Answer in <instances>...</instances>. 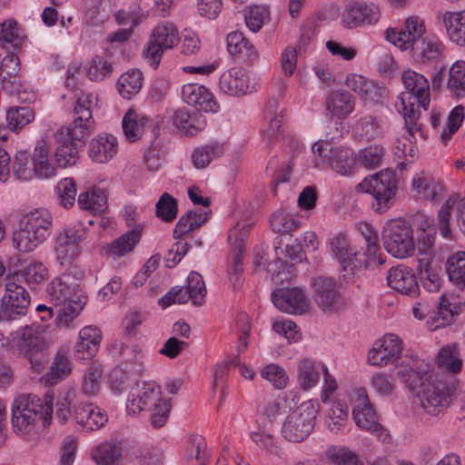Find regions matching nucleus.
<instances>
[{
	"instance_id": "obj_19",
	"label": "nucleus",
	"mask_w": 465,
	"mask_h": 465,
	"mask_svg": "<svg viewBox=\"0 0 465 465\" xmlns=\"http://www.w3.org/2000/svg\"><path fill=\"white\" fill-rule=\"evenodd\" d=\"M272 300L280 311L289 314H303L311 309L310 299L299 288L278 289Z\"/></svg>"
},
{
	"instance_id": "obj_7",
	"label": "nucleus",
	"mask_w": 465,
	"mask_h": 465,
	"mask_svg": "<svg viewBox=\"0 0 465 465\" xmlns=\"http://www.w3.org/2000/svg\"><path fill=\"white\" fill-rule=\"evenodd\" d=\"M320 411L317 400H308L292 409L285 417L281 434L289 442L298 443L305 440L313 430Z\"/></svg>"
},
{
	"instance_id": "obj_41",
	"label": "nucleus",
	"mask_w": 465,
	"mask_h": 465,
	"mask_svg": "<svg viewBox=\"0 0 465 465\" xmlns=\"http://www.w3.org/2000/svg\"><path fill=\"white\" fill-rule=\"evenodd\" d=\"M149 119L146 115L129 110L123 118V130L130 142H135L143 135L148 126Z\"/></svg>"
},
{
	"instance_id": "obj_33",
	"label": "nucleus",
	"mask_w": 465,
	"mask_h": 465,
	"mask_svg": "<svg viewBox=\"0 0 465 465\" xmlns=\"http://www.w3.org/2000/svg\"><path fill=\"white\" fill-rule=\"evenodd\" d=\"M96 465H118L123 456V447L119 441L105 440L94 447L90 452Z\"/></svg>"
},
{
	"instance_id": "obj_25",
	"label": "nucleus",
	"mask_w": 465,
	"mask_h": 465,
	"mask_svg": "<svg viewBox=\"0 0 465 465\" xmlns=\"http://www.w3.org/2000/svg\"><path fill=\"white\" fill-rule=\"evenodd\" d=\"M387 283L400 293L415 297L419 294V285L413 272L405 266H396L390 269Z\"/></svg>"
},
{
	"instance_id": "obj_20",
	"label": "nucleus",
	"mask_w": 465,
	"mask_h": 465,
	"mask_svg": "<svg viewBox=\"0 0 465 465\" xmlns=\"http://www.w3.org/2000/svg\"><path fill=\"white\" fill-rule=\"evenodd\" d=\"M381 17L380 8L374 4L353 3L348 5L342 14L343 26L353 29L376 24Z\"/></svg>"
},
{
	"instance_id": "obj_32",
	"label": "nucleus",
	"mask_w": 465,
	"mask_h": 465,
	"mask_svg": "<svg viewBox=\"0 0 465 465\" xmlns=\"http://www.w3.org/2000/svg\"><path fill=\"white\" fill-rule=\"evenodd\" d=\"M442 23L449 39L460 46H465V10L444 12Z\"/></svg>"
},
{
	"instance_id": "obj_64",
	"label": "nucleus",
	"mask_w": 465,
	"mask_h": 465,
	"mask_svg": "<svg viewBox=\"0 0 465 465\" xmlns=\"http://www.w3.org/2000/svg\"><path fill=\"white\" fill-rule=\"evenodd\" d=\"M34 167L30 155L26 152L16 153L13 163V174L17 180L29 181L34 177Z\"/></svg>"
},
{
	"instance_id": "obj_15",
	"label": "nucleus",
	"mask_w": 465,
	"mask_h": 465,
	"mask_svg": "<svg viewBox=\"0 0 465 465\" xmlns=\"http://www.w3.org/2000/svg\"><path fill=\"white\" fill-rule=\"evenodd\" d=\"M29 305L30 295L26 289L15 279H8L5 294L1 299L0 319L11 321L25 315Z\"/></svg>"
},
{
	"instance_id": "obj_51",
	"label": "nucleus",
	"mask_w": 465,
	"mask_h": 465,
	"mask_svg": "<svg viewBox=\"0 0 465 465\" xmlns=\"http://www.w3.org/2000/svg\"><path fill=\"white\" fill-rule=\"evenodd\" d=\"M72 371L71 361L64 353H57L50 370L43 377L45 382L49 385L57 384L67 377Z\"/></svg>"
},
{
	"instance_id": "obj_40",
	"label": "nucleus",
	"mask_w": 465,
	"mask_h": 465,
	"mask_svg": "<svg viewBox=\"0 0 465 465\" xmlns=\"http://www.w3.org/2000/svg\"><path fill=\"white\" fill-rule=\"evenodd\" d=\"M412 189L420 198L437 201L442 194L443 185L430 176L419 173L412 180Z\"/></svg>"
},
{
	"instance_id": "obj_14",
	"label": "nucleus",
	"mask_w": 465,
	"mask_h": 465,
	"mask_svg": "<svg viewBox=\"0 0 465 465\" xmlns=\"http://www.w3.org/2000/svg\"><path fill=\"white\" fill-rule=\"evenodd\" d=\"M352 419L358 428L375 434L379 439L385 440L387 434L384 428L379 422V417L369 399L365 388H358L355 391L352 408Z\"/></svg>"
},
{
	"instance_id": "obj_57",
	"label": "nucleus",
	"mask_w": 465,
	"mask_h": 465,
	"mask_svg": "<svg viewBox=\"0 0 465 465\" xmlns=\"http://www.w3.org/2000/svg\"><path fill=\"white\" fill-rule=\"evenodd\" d=\"M20 275L30 287L35 288L48 279L49 272L47 267L43 262L32 261L20 271Z\"/></svg>"
},
{
	"instance_id": "obj_23",
	"label": "nucleus",
	"mask_w": 465,
	"mask_h": 465,
	"mask_svg": "<svg viewBox=\"0 0 465 465\" xmlns=\"http://www.w3.org/2000/svg\"><path fill=\"white\" fill-rule=\"evenodd\" d=\"M219 87L224 94L232 96L243 95L254 89L250 84L247 73L240 67H232L223 72L220 76Z\"/></svg>"
},
{
	"instance_id": "obj_63",
	"label": "nucleus",
	"mask_w": 465,
	"mask_h": 465,
	"mask_svg": "<svg viewBox=\"0 0 465 465\" xmlns=\"http://www.w3.org/2000/svg\"><path fill=\"white\" fill-rule=\"evenodd\" d=\"M178 212L177 202L169 193H164L155 205L156 216L166 223L173 222Z\"/></svg>"
},
{
	"instance_id": "obj_37",
	"label": "nucleus",
	"mask_w": 465,
	"mask_h": 465,
	"mask_svg": "<svg viewBox=\"0 0 465 465\" xmlns=\"http://www.w3.org/2000/svg\"><path fill=\"white\" fill-rule=\"evenodd\" d=\"M349 420V407L342 401H334L325 413V425L332 434L342 432Z\"/></svg>"
},
{
	"instance_id": "obj_56",
	"label": "nucleus",
	"mask_w": 465,
	"mask_h": 465,
	"mask_svg": "<svg viewBox=\"0 0 465 465\" xmlns=\"http://www.w3.org/2000/svg\"><path fill=\"white\" fill-rule=\"evenodd\" d=\"M23 38L19 34L16 21L8 19L0 24V46L3 48H18Z\"/></svg>"
},
{
	"instance_id": "obj_26",
	"label": "nucleus",
	"mask_w": 465,
	"mask_h": 465,
	"mask_svg": "<svg viewBox=\"0 0 465 465\" xmlns=\"http://www.w3.org/2000/svg\"><path fill=\"white\" fill-rule=\"evenodd\" d=\"M118 149L116 137L110 134L103 133L91 140L88 155L94 163H105L117 154Z\"/></svg>"
},
{
	"instance_id": "obj_13",
	"label": "nucleus",
	"mask_w": 465,
	"mask_h": 465,
	"mask_svg": "<svg viewBox=\"0 0 465 465\" xmlns=\"http://www.w3.org/2000/svg\"><path fill=\"white\" fill-rule=\"evenodd\" d=\"M88 230L82 222L68 226L57 232L55 236V254L59 262L70 264L81 252V243L87 238Z\"/></svg>"
},
{
	"instance_id": "obj_46",
	"label": "nucleus",
	"mask_w": 465,
	"mask_h": 465,
	"mask_svg": "<svg viewBox=\"0 0 465 465\" xmlns=\"http://www.w3.org/2000/svg\"><path fill=\"white\" fill-rule=\"evenodd\" d=\"M436 363L449 372L457 373L462 368V361L455 343L443 346L438 352Z\"/></svg>"
},
{
	"instance_id": "obj_2",
	"label": "nucleus",
	"mask_w": 465,
	"mask_h": 465,
	"mask_svg": "<svg viewBox=\"0 0 465 465\" xmlns=\"http://www.w3.org/2000/svg\"><path fill=\"white\" fill-rule=\"evenodd\" d=\"M398 376L410 391L417 394L427 414L438 416L449 408L455 391L450 380L434 376L427 367L404 368L398 371Z\"/></svg>"
},
{
	"instance_id": "obj_4",
	"label": "nucleus",
	"mask_w": 465,
	"mask_h": 465,
	"mask_svg": "<svg viewBox=\"0 0 465 465\" xmlns=\"http://www.w3.org/2000/svg\"><path fill=\"white\" fill-rule=\"evenodd\" d=\"M53 399L45 401L34 394L16 397L12 405V428L15 434L26 436L35 434L41 427L48 426L52 420Z\"/></svg>"
},
{
	"instance_id": "obj_44",
	"label": "nucleus",
	"mask_w": 465,
	"mask_h": 465,
	"mask_svg": "<svg viewBox=\"0 0 465 465\" xmlns=\"http://www.w3.org/2000/svg\"><path fill=\"white\" fill-rule=\"evenodd\" d=\"M456 307L446 296H440L439 305L430 315L431 322L428 321L430 330H437L450 324L458 312Z\"/></svg>"
},
{
	"instance_id": "obj_38",
	"label": "nucleus",
	"mask_w": 465,
	"mask_h": 465,
	"mask_svg": "<svg viewBox=\"0 0 465 465\" xmlns=\"http://www.w3.org/2000/svg\"><path fill=\"white\" fill-rule=\"evenodd\" d=\"M33 165L34 176L48 179L55 175V168L50 162L48 146L45 141L39 142L35 148Z\"/></svg>"
},
{
	"instance_id": "obj_29",
	"label": "nucleus",
	"mask_w": 465,
	"mask_h": 465,
	"mask_svg": "<svg viewBox=\"0 0 465 465\" xmlns=\"http://www.w3.org/2000/svg\"><path fill=\"white\" fill-rule=\"evenodd\" d=\"M87 297L84 293L73 296L72 300L54 307L56 310L55 324L59 328L72 329L74 328V320L79 316L80 312L86 304Z\"/></svg>"
},
{
	"instance_id": "obj_30",
	"label": "nucleus",
	"mask_w": 465,
	"mask_h": 465,
	"mask_svg": "<svg viewBox=\"0 0 465 465\" xmlns=\"http://www.w3.org/2000/svg\"><path fill=\"white\" fill-rule=\"evenodd\" d=\"M101 341L102 332L96 326H85L79 332L75 351L83 359L91 358L98 351Z\"/></svg>"
},
{
	"instance_id": "obj_18",
	"label": "nucleus",
	"mask_w": 465,
	"mask_h": 465,
	"mask_svg": "<svg viewBox=\"0 0 465 465\" xmlns=\"http://www.w3.org/2000/svg\"><path fill=\"white\" fill-rule=\"evenodd\" d=\"M402 341L393 333H388L377 340L368 354L371 365L383 367L395 362L402 352Z\"/></svg>"
},
{
	"instance_id": "obj_62",
	"label": "nucleus",
	"mask_w": 465,
	"mask_h": 465,
	"mask_svg": "<svg viewBox=\"0 0 465 465\" xmlns=\"http://www.w3.org/2000/svg\"><path fill=\"white\" fill-rule=\"evenodd\" d=\"M186 290L191 294L192 303L195 306H201L204 302L206 295L205 283L202 275L196 272H191L187 278Z\"/></svg>"
},
{
	"instance_id": "obj_47",
	"label": "nucleus",
	"mask_w": 465,
	"mask_h": 465,
	"mask_svg": "<svg viewBox=\"0 0 465 465\" xmlns=\"http://www.w3.org/2000/svg\"><path fill=\"white\" fill-rule=\"evenodd\" d=\"M419 271L420 280L429 292H438L441 286L439 269L429 257H419Z\"/></svg>"
},
{
	"instance_id": "obj_53",
	"label": "nucleus",
	"mask_w": 465,
	"mask_h": 465,
	"mask_svg": "<svg viewBox=\"0 0 465 465\" xmlns=\"http://www.w3.org/2000/svg\"><path fill=\"white\" fill-rule=\"evenodd\" d=\"M207 212L190 211L185 215L181 216L173 230V237L182 238L185 233L201 226L207 221Z\"/></svg>"
},
{
	"instance_id": "obj_6",
	"label": "nucleus",
	"mask_w": 465,
	"mask_h": 465,
	"mask_svg": "<svg viewBox=\"0 0 465 465\" xmlns=\"http://www.w3.org/2000/svg\"><path fill=\"white\" fill-rule=\"evenodd\" d=\"M53 217L46 209H35L23 216L19 230L14 232L13 243L21 252L34 251L50 234Z\"/></svg>"
},
{
	"instance_id": "obj_54",
	"label": "nucleus",
	"mask_w": 465,
	"mask_h": 465,
	"mask_svg": "<svg viewBox=\"0 0 465 465\" xmlns=\"http://www.w3.org/2000/svg\"><path fill=\"white\" fill-rule=\"evenodd\" d=\"M143 84V74L139 70L128 71L123 74L118 82L117 88L119 94L126 99H130L136 94Z\"/></svg>"
},
{
	"instance_id": "obj_49",
	"label": "nucleus",
	"mask_w": 465,
	"mask_h": 465,
	"mask_svg": "<svg viewBox=\"0 0 465 465\" xmlns=\"http://www.w3.org/2000/svg\"><path fill=\"white\" fill-rule=\"evenodd\" d=\"M35 116V111L30 106H14L6 111L5 119L8 128L17 132L33 122Z\"/></svg>"
},
{
	"instance_id": "obj_55",
	"label": "nucleus",
	"mask_w": 465,
	"mask_h": 465,
	"mask_svg": "<svg viewBox=\"0 0 465 465\" xmlns=\"http://www.w3.org/2000/svg\"><path fill=\"white\" fill-rule=\"evenodd\" d=\"M446 272L451 282L460 288L465 287V252H458L447 261Z\"/></svg>"
},
{
	"instance_id": "obj_61",
	"label": "nucleus",
	"mask_w": 465,
	"mask_h": 465,
	"mask_svg": "<svg viewBox=\"0 0 465 465\" xmlns=\"http://www.w3.org/2000/svg\"><path fill=\"white\" fill-rule=\"evenodd\" d=\"M384 155L381 144H371L359 153V161L365 168L375 169L381 165Z\"/></svg>"
},
{
	"instance_id": "obj_31",
	"label": "nucleus",
	"mask_w": 465,
	"mask_h": 465,
	"mask_svg": "<svg viewBox=\"0 0 465 465\" xmlns=\"http://www.w3.org/2000/svg\"><path fill=\"white\" fill-rule=\"evenodd\" d=\"M325 105L331 116L344 119L354 110L355 101L349 92L332 91L327 96Z\"/></svg>"
},
{
	"instance_id": "obj_5",
	"label": "nucleus",
	"mask_w": 465,
	"mask_h": 465,
	"mask_svg": "<svg viewBox=\"0 0 465 465\" xmlns=\"http://www.w3.org/2000/svg\"><path fill=\"white\" fill-rule=\"evenodd\" d=\"M171 408V401L162 398L161 387L153 381H144L136 393H132V398L126 403L129 413L148 411L151 424L154 428H161L165 424Z\"/></svg>"
},
{
	"instance_id": "obj_11",
	"label": "nucleus",
	"mask_w": 465,
	"mask_h": 465,
	"mask_svg": "<svg viewBox=\"0 0 465 465\" xmlns=\"http://www.w3.org/2000/svg\"><path fill=\"white\" fill-rule=\"evenodd\" d=\"M179 41L180 35L177 26L171 22H163L153 28L143 51V55L151 66L156 68L163 52L173 49Z\"/></svg>"
},
{
	"instance_id": "obj_17",
	"label": "nucleus",
	"mask_w": 465,
	"mask_h": 465,
	"mask_svg": "<svg viewBox=\"0 0 465 465\" xmlns=\"http://www.w3.org/2000/svg\"><path fill=\"white\" fill-rule=\"evenodd\" d=\"M426 33L424 20L417 15L406 19L401 29L388 28L385 31L386 39L401 50L413 48Z\"/></svg>"
},
{
	"instance_id": "obj_50",
	"label": "nucleus",
	"mask_w": 465,
	"mask_h": 465,
	"mask_svg": "<svg viewBox=\"0 0 465 465\" xmlns=\"http://www.w3.org/2000/svg\"><path fill=\"white\" fill-rule=\"evenodd\" d=\"M447 89L457 98L465 96V61H456L450 66Z\"/></svg>"
},
{
	"instance_id": "obj_16",
	"label": "nucleus",
	"mask_w": 465,
	"mask_h": 465,
	"mask_svg": "<svg viewBox=\"0 0 465 465\" xmlns=\"http://www.w3.org/2000/svg\"><path fill=\"white\" fill-rule=\"evenodd\" d=\"M312 285L314 301L324 312L334 313L345 308L346 300L331 278L319 276L313 279Z\"/></svg>"
},
{
	"instance_id": "obj_28",
	"label": "nucleus",
	"mask_w": 465,
	"mask_h": 465,
	"mask_svg": "<svg viewBox=\"0 0 465 465\" xmlns=\"http://www.w3.org/2000/svg\"><path fill=\"white\" fill-rule=\"evenodd\" d=\"M112 349L114 354L121 357L119 367L135 374H140L143 371L144 355L139 346H129L121 341H115Z\"/></svg>"
},
{
	"instance_id": "obj_10",
	"label": "nucleus",
	"mask_w": 465,
	"mask_h": 465,
	"mask_svg": "<svg viewBox=\"0 0 465 465\" xmlns=\"http://www.w3.org/2000/svg\"><path fill=\"white\" fill-rule=\"evenodd\" d=\"M381 240L385 250L395 258L405 259L415 252L413 230L404 220L388 222L383 227Z\"/></svg>"
},
{
	"instance_id": "obj_24",
	"label": "nucleus",
	"mask_w": 465,
	"mask_h": 465,
	"mask_svg": "<svg viewBox=\"0 0 465 465\" xmlns=\"http://www.w3.org/2000/svg\"><path fill=\"white\" fill-rule=\"evenodd\" d=\"M73 419L84 430L100 429L107 421L106 413L93 403L82 402L75 405Z\"/></svg>"
},
{
	"instance_id": "obj_12",
	"label": "nucleus",
	"mask_w": 465,
	"mask_h": 465,
	"mask_svg": "<svg viewBox=\"0 0 465 465\" xmlns=\"http://www.w3.org/2000/svg\"><path fill=\"white\" fill-rule=\"evenodd\" d=\"M315 155V166L328 164L333 171L341 175L351 173L354 158L353 153L344 147H334L326 141H318L312 146Z\"/></svg>"
},
{
	"instance_id": "obj_21",
	"label": "nucleus",
	"mask_w": 465,
	"mask_h": 465,
	"mask_svg": "<svg viewBox=\"0 0 465 465\" xmlns=\"http://www.w3.org/2000/svg\"><path fill=\"white\" fill-rule=\"evenodd\" d=\"M183 100L197 111L217 112L219 105L214 100L212 92L205 86L198 84H187L182 88Z\"/></svg>"
},
{
	"instance_id": "obj_27",
	"label": "nucleus",
	"mask_w": 465,
	"mask_h": 465,
	"mask_svg": "<svg viewBox=\"0 0 465 465\" xmlns=\"http://www.w3.org/2000/svg\"><path fill=\"white\" fill-rule=\"evenodd\" d=\"M72 280L71 274L64 273L48 284L46 292L54 307L72 300L73 296L84 293L79 289V284Z\"/></svg>"
},
{
	"instance_id": "obj_48",
	"label": "nucleus",
	"mask_w": 465,
	"mask_h": 465,
	"mask_svg": "<svg viewBox=\"0 0 465 465\" xmlns=\"http://www.w3.org/2000/svg\"><path fill=\"white\" fill-rule=\"evenodd\" d=\"M43 345L42 338L33 328L25 327L18 333L16 346L20 353L25 356H32L40 351Z\"/></svg>"
},
{
	"instance_id": "obj_35",
	"label": "nucleus",
	"mask_w": 465,
	"mask_h": 465,
	"mask_svg": "<svg viewBox=\"0 0 465 465\" xmlns=\"http://www.w3.org/2000/svg\"><path fill=\"white\" fill-rule=\"evenodd\" d=\"M354 135L365 141L380 139L383 136L384 127L381 118L374 115L361 116L352 127Z\"/></svg>"
},
{
	"instance_id": "obj_39",
	"label": "nucleus",
	"mask_w": 465,
	"mask_h": 465,
	"mask_svg": "<svg viewBox=\"0 0 465 465\" xmlns=\"http://www.w3.org/2000/svg\"><path fill=\"white\" fill-rule=\"evenodd\" d=\"M320 381V368L316 361L311 358H302L297 363V381L304 390L315 387Z\"/></svg>"
},
{
	"instance_id": "obj_42",
	"label": "nucleus",
	"mask_w": 465,
	"mask_h": 465,
	"mask_svg": "<svg viewBox=\"0 0 465 465\" xmlns=\"http://www.w3.org/2000/svg\"><path fill=\"white\" fill-rule=\"evenodd\" d=\"M224 153L223 145L218 142L199 146L192 153V163L196 169L206 168L213 160L220 158Z\"/></svg>"
},
{
	"instance_id": "obj_52",
	"label": "nucleus",
	"mask_w": 465,
	"mask_h": 465,
	"mask_svg": "<svg viewBox=\"0 0 465 465\" xmlns=\"http://www.w3.org/2000/svg\"><path fill=\"white\" fill-rule=\"evenodd\" d=\"M186 457L188 460H195L198 465H208L210 453L203 436L195 434L188 438Z\"/></svg>"
},
{
	"instance_id": "obj_36",
	"label": "nucleus",
	"mask_w": 465,
	"mask_h": 465,
	"mask_svg": "<svg viewBox=\"0 0 465 465\" xmlns=\"http://www.w3.org/2000/svg\"><path fill=\"white\" fill-rule=\"evenodd\" d=\"M77 204L84 211L93 214H101L107 208V195L103 189L94 186L80 193Z\"/></svg>"
},
{
	"instance_id": "obj_1",
	"label": "nucleus",
	"mask_w": 465,
	"mask_h": 465,
	"mask_svg": "<svg viewBox=\"0 0 465 465\" xmlns=\"http://www.w3.org/2000/svg\"><path fill=\"white\" fill-rule=\"evenodd\" d=\"M73 111V122L57 133L59 145L55 150V160L59 166L68 167L76 163L78 149L94 131L93 110L97 104V96L92 93L76 91Z\"/></svg>"
},
{
	"instance_id": "obj_45",
	"label": "nucleus",
	"mask_w": 465,
	"mask_h": 465,
	"mask_svg": "<svg viewBox=\"0 0 465 465\" xmlns=\"http://www.w3.org/2000/svg\"><path fill=\"white\" fill-rule=\"evenodd\" d=\"M250 439L262 451L271 455H278L280 446L277 438L269 431L266 424H258L257 430L250 432Z\"/></svg>"
},
{
	"instance_id": "obj_60",
	"label": "nucleus",
	"mask_w": 465,
	"mask_h": 465,
	"mask_svg": "<svg viewBox=\"0 0 465 465\" xmlns=\"http://www.w3.org/2000/svg\"><path fill=\"white\" fill-rule=\"evenodd\" d=\"M328 458L336 465H362L359 456L348 447L331 446L327 450Z\"/></svg>"
},
{
	"instance_id": "obj_59",
	"label": "nucleus",
	"mask_w": 465,
	"mask_h": 465,
	"mask_svg": "<svg viewBox=\"0 0 465 465\" xmlns=\"http://www.w3.org/2000/svg\"><path fill=\"white\" fill-rule=\"evenodd\" d=\"M113 73L112 62L99 54L93 56L87 70V76L91 81H103Z\"/></svg>"
},
{
	"instance_id": "obj_58",
	"label": "nucleus",
	"mask_w": 465,
	"mask_h": 465,
	"mask_svg": "<svg viewBox=\"0 0 465 465\" xmlns=\"http://www.w3.org/2000/svg\"><path fill=\"white\" fill-rule=\"evenodd\" d=\"M140 237V231L133 229L114 240L111 243L109 251L114 255L124 256L134 248V246L139 242Z\"/></svg>"
},
{
	"instance_id": "obj_9",
	"label": "nucleus",
	"mask_w": 465,
	"mask_h": 465,
	"mask_svg": "<svg viewBox=\"0 0 465 465\" xmlns=\"http://www.w3.org/2000/svg\"><path fill=\"white\" fill-rule=\"evenodd\" d=\"M359 187L373 196L372 208L379 213L386 212L393 203L398 178L394 171L385 169L365 178Z\"/></svg>"
},
{
	"instance_id": "obj_8",
	"label": "nucleus",
	"mask_w": 465,
	"mask_h": 465,
	"mask_svg": "<svg viewBox=\"0 0 465 465\" xmlns=\"http://www.w3.org/2000/svg\"><path fill=\"white\" fill-rule=\"evenodd\" d=\"M331 256L339 262L341 277L350 281L359 277L367 269L361 252L352 244L347 232H339L328 240Z\"/></svg>"
},
{
	"instance_id": "obj_43",
	"label": "nucleus",
	"mask_w": 465,
	"mask_h": 465,
	"mask_svg": "<svg viewBox=\"0 0 465 465\" xmlns=\"http://www.w3.org/2000/svg\"><path fill=\"white\" fill-rule=\"evenodd\" d=\"M266 124L262 129V142L266 146H270L273 142L277 141L281 135V127L282 116L278 112V104L269 105L266 115Z\"/></svg>"
},
{
	"instance_id": "obj_3",
	"label": "nucleus",
	"mask_w": 465,
	"mask_h": 465,
	"mask_svg": "<svg viewBox=\"0 0 465 465\" xmlns=\"http://www.w3.org/2000/svg\"><path fill=\"white\" fill-rule=\"evenodd\" d=\"M404 91L398 97L397 108L401 114L411 136L420 131L419 107L428 110L430 103V89L428 79L413 70H406L401 75Z\"/></svg>"
},
{
	"instance_id": "obj_22",
	"label": "nucleus",
	"mask_w": 465,
	"mask_h": 465,
	"mask_svg": "<svg viewBox=\"0 0 465 465\" xmlns=\"http://www.w3.org/2000/svg\"><path fill=\"white\" fill-rule=\"evenodd\" d=\"M411 51L416 63L429 65L440 60L445 51V45L438 36L430 35L413 45Z\"/></svg>"
},
{
	"instance_id": "obj_34",
	"label": "nucleus",
	"mask_w": 465,
	"mask_h": 465,
	"mask_svg": "<svg viewBox=\"0 0 465 465\" xmlns=\"http://www.w3.org/2000/svg\"><path fill=\"white\" fill-rule=\"evenodd\" d=\"M249 227L250 226L247 225L242 226L241 229L234 228L229 234V241H233L232 244L237 252L233 259V265L230 270V279L234 285H239L241 283V276L243 272L242 251L244 245V237L247 236Z\"/></svg>"
}]
</instances>
